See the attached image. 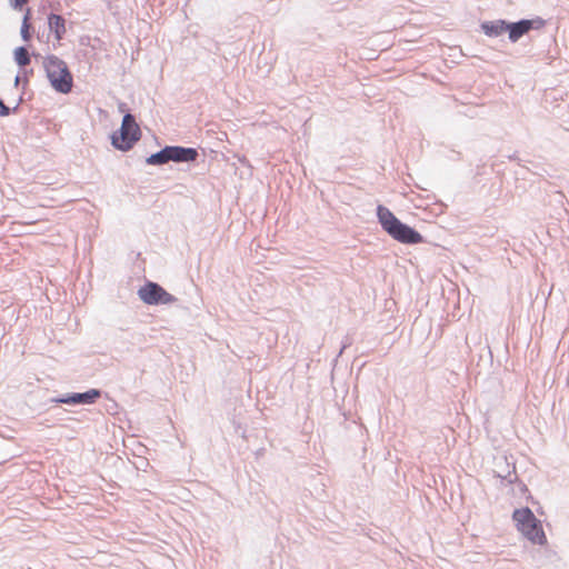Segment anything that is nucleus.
<instances>
[{
    "label": "nucleus",
    "mask_w": 569,
    "mask_h": 569,
    "mask_svg": "<svg viewBox=\"0 0 569 569\" xmlns=\"http://www.w3.org/2000/svg\"><path fill=\"white\" fill-rule=\"evenodd\" d=\"M547 21L536 16L533 18H522L517 21H509L507 19H496L481 21L479 24L480 31L489 38H498L505 33L511 43H517L523 36L531 31H539L543 29Z\"/></svg>",
    "instance_id": "nucleus-1"
},
{
    "label": "nucleus",
    "mask_w": 569,
    "mask_h": 569,
    "mask_svg": "<svg viewBox=\"0 0 569 569\" xmlns=\"http://www.w3.org/2000/svg\"><path fill=\"white\" fill-rule=\"evenodd\" d=\"M376 216L381 229L393 240L403 244L425 243V237L413 227L402 222L388 207L378 204Z\"/></svg>",
    "instance_id": "nucleus-2"
},
{
    "label": "nucleus",
    "mask_w": 569,
    "mask_h": 569,
    "mask_svg": "<svg viewBox=\"0 0 569 569\" xmlns=\"http://www.w3.org/2000/svg\"><path fill=\"white\" fill-rule=\"evenodd\" d=\"M43 69L51 88L61 94H68L73 88V74L64 60L56 54L43 59Z\"/></svg>",
    "instance_id": "nucleus-3"
},
{
    "label": "nucleus",
    "mask_w": 569,
    "mask_h": 569,
    "mask_svg": "<svg viewBox=\"0 0 569 569\" xmlns=\"http://www.w3.org/2000/svg\"><path fill=\"white\" fill-rule=\"evenodd\" d=\"M139 299L148 306L176 305L177 308L184 310V317H198L191 309L181 303L180 299L168 292L160 283L146 280L138 289Z\"/></svg>",
    "instance_id": "nucleus-4"
},
{
    "label": "nucleus",
    "mask_w": 569,
    "mask_h": 569,
    "mask_svg": "<svg viewBox=\"0 0 569 569\" xmlns=\"http://www.w3.org/2000/svg\"><path fill=\"white\" fill-rule=\"evenodd\" d=\"M142 132L133 113L122 117L121 126L110 134L111 146L121 152L130 151L141 139Z\"/></svg>",
    "instance_id": "nucleus-5"
},
{
    "label": "nucleus",
    "mask_w": 569,
    "mask_h": 569,
    "mask_svg": "<svg viewBox=\"0 0 569 569\" xmlns=\"http://www.w3.org/2000/svg\"><path fill=\"white\" fill-rule=\"evenodd\" d=\"M512 519L516 521L518 530L532 543L545 545L547 542L541 523L531 509L528 507L516 509Z\"/></svg>",
    "instance_id": "nucleus-6"
},
{
    "label": "nucleus",
    "mask_w": 569,
    "mask_h": 569,
    "mask_svg": "<svg viewBox=\"0 0 569 569\" xmlns=\"http://www.w3.org/2000/svg\"><path fill=\"white\" fill-rule=\"evenodd\" d=\"M101 396L98 389H89L84 392H72L64 396L51 398L49 401L52 403H61L69 406L91 405Z\"/></svg>",
    "instance_id": "nucleus-7"
},
{
    "label": "nucleus",
    "mask_w": 569,
    "mask_h": 569,
    "mask_svg": "<svg viewBox=\"0 0 569 569\" xmlns=\"http://www.w3.org/2000/svg\"><path fill=\"white\" fill-rule=\"evenodd\" d=\"M170 161L174 163H193L199 158V151L193 147L170 144Z\"/></svg>",
    "instance_id": "nucleus-8"
},
{
    "label": "nucleus",
    "mask_w": 569,
    "mask_h": 569,
    "mask_svg": "<svg viewBox=\"0 0 569 569\" xmlns=\"http://www.w3.org/2000/svg\"><path fill=\"white\" fill-rule=\"evenodd\" d=\"M47 19L49 30L50 32L53 33L54 38L58 41L63 39L66 34V19L62 16L57 14L54 12L49 13Z\"/></svg>",
    "instance_id": "nucleus-9"
},
{
    "label": "nucleus",
    "mask_w": 569,
    "mask_h": 569,
    "mask_svg": "<svg viewBox=\"0 0 569 569\" xmlns=\"http://www.w3.org/2000/svg\"><path fill=\"white\" fill-rule=\"evenodd\" d=\"M31 56L40 58L41 54L37 52L29 53L27 46L17 47L13 50V60L20 69L26 68L31 62Z\"/></svg>",
    "instance_id": "nucleus-10"
},
{
    "label": "nucleus",
    "mask_w": 569,
    "mask_h": 569,
    "mask_svg": "<svg viewBox=\"0 0 569 569\" xmlns=\"http://www.w3.org/2000/svg\"><path fill=\"white\" fill-rule=\"evenodd\" d=\"M170 144H166L157 152L151 153L146 158V163L149 166H163L170 161Z\"/></svg>",
    "instance_id": "nucleus-11"
},
{
    "label": "nucleus",
    "mask_w": 569,
    "mask_h": 569,
    "mask_svg": "<svg viewBox=\"0 0 569 569\" xmlns=\"http://www.w3.org/2000/svg\"><path fill=\"white\" fill-rule=\"evenodd\" d=\"M30 19H31V10L27 9V11L23 16V19H22L21 28H20V36L24 42H29L32 38L33 29L29 22Z\"/></svg>",
    "instance_id": "nucleus-12"
},
{
    "label": "nucleus",
    "mask_w": 569,
    "mask_h": 569,
    "mask_svg": "<svg viewBox=\"0 0 569 569\" xmlns=\"http://www.w3.org/2000/svg\"><path fill=\"white\" fill-rule=\"evenodd\" d=\"M497 476L501 479L507 480L509 483H512L517 479V473L515 471V468L512 470L509 469V465H507L506 472H500V470H496Z\"/></svg>",
    "instance_id": "nucleus-13"
},
{
    "label": "nucleus",
    "mask_w": 569,
    "mask_h": 569,
    "mask_svg": "<svg viewBox=\"0 0 569 569\" xmlns=\"http://www.w3.org/2000/svg\"><path fill=\"white\" fill-rule=\"evenodd\" d=\"M21 70H22V74H20V76L22 78L23 87H24V86H27L29 83V78H30V76L33 74V69H26V68H23Z\"/></svg>",
    "instance_id": "nucleus-14"
},
{
    "label": "nucleus",
    "mask_w": 569,
    "mask_h": 569,
    "mask_svg": "<svg viewBox=\"0 0 569 569\" xmlns=\"http://www.w3.org/2000/svg\"><path fill=\"white\" fill-rule=\"evenodd\" d=\"M28 0H10V4L16 10H22Z\"/></svg>",
    "instance_id": "nucleus-15"
},
{
    "label": "nucleus",
    "mask_w": 569,
    "mask_h": 569,
    "mask_svg": "<svg viewBox=\"0 0 569 569\" xmlns=\"http://www.w3.org/2000/svg\"><path fill=\"white\" fill-rule=\"evenodd\" d=\"M9 116V107L4 103L3 99L0 98V117Z\"/></svg>",
    "instance_id": "nucleus-16"
},
{
    "label": "nucleus",
    "mask_w": 569,
    "mask_h": 569,
    "mask_svg": "<svg viewBox=\"0 0 569 569\" xmlns=\"http://www.w3.org/2000/svg\"><path fill=\"white\" fill-rule=\"evenodd\" d=\"M118 111L124 117L126 113H131L126 102L118 103Z\"/></svg>",
    "instance_id": "nucleus-17"
},
{
    "label": "nucleus",
    "mask_w": 569,
    "mask_h": 569,
    "mask_svg": "<svg viewBox=\"0 0 569 569\" xmlns=\"http://www.w3.org/2000/svg\"><path fill=\"white\" fill-rule=\"evenodd\" d=\"M22 100L23 99H22V96H21L14 107H12V108L9 107V116L12 114V113H17L19 111V108H20V104H21Z\"/></svg>",
    "instance_id": "nucleus-18"
},
{
    "label": "nucleus",
    "mask_w": 569,
    "mask_h": 569,
    "mask_svg": "<svg viewBox=\"0 0 569 569\" xmlns=\"http://www.w3.org/2000/svg\"><path fill=\"white\" fill-rule=\"evenodd\" d=\"M508 159H509V160H511V161H517V162H518V164H520V161H521V159L518 157L517 152H515V153L510 154V156L508 157Z\"/></svg>",
    "instance_id": "nucleus-19"
},
{
    "label": "nucleus",
    "mask_w": 569,
    "mask_h": 569,
    "mask_svg": "<svg viewBox=\"0 0 569 569\" xmlns=\"http://www.w3.org/2000/svg\"><path fill=\"white\" fill-rule=\"evenodd\" d=\"M351 345V341L347 338L346 341H343L342 347L339 351V355L343 352V350Z\"/></svg>",
    "instance_id": "nucleus-20"
},
{
    "label": "nucleus",
    "mask_w": 569,
    "mask_h": 569,
    "mask_svg": "<svg viewBox=\"0 0 569 569\" xmlns=\"http://www.w3.org/2000/svg\"><path fill=\"white\" fill-rule=\"evenodd\" d=\"M20 81H22V78H21L20 73H18V74L16 76V78H14V86H16V87H18V86H19V83H20Z\"/></svg>",
    "instance_id": "nucleus-21"
},
{
    "label": "nucleus",
    "mask_w": 569,
    "mask_h": 569,
    "mask_svg": "<svg viewBox=\"0 0 569 569\" xmlns=\"http://www.w3.org/2000/svg\"><path fill=\"white\" fill-rule=\"evenodd\" d=\"M50 7L52 8V10H59V8H60V2H57V3H50Z\"/></svg>",
    "instance_id": "nucleus-22"
},
{
    "label": "nucleus",
    "mask_w": 569,
    "mask_h": 569,
    "mask_svg": "<svg viewBox=\"0 0 569 569\" xmlns=\"http://www.w3.org/2000/svg\"><path fill=\"white\" fill-rule=\"evenodd\" d=\"M453 158H457L458 160H460V152H457L456 154H453Z\"/></svg>",
    "instance_id": "nucleus-23"
},
{
    "label": "nucleus",
    "mask_w": 569,
    "mask_h": 569,
    "mask_svg": "<svg viewBox=\"0 0 569 569\" xmlns=\"http://www.w3.org/2000/svg\"><path fill=\"white\" fill-rule=\"evenodd\" d=\"M453 158H457L458 160H460V152H457L456 154H453Z\"/></svg>",
    "instance_id": "nucleus-24"
}]
</instances>
